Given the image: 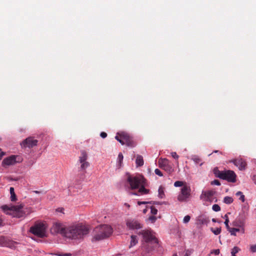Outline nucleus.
Masks as SVG:
<instances>
[{"mask_svg": "<svg viewBox=\"0 0 256 256\" xmlns=\"http://www.w3.org/2000/svg\"><path fill=\"white\" fill-rule=\"evenodd\" d=\"M252 180L256 184V175H254L252 177Z\"/></svg>", "mask_w": 256, "mask_h": 256, "instance_id": "09e8293b", "label": "nucleus"}, {"mask_svg": "<svg viewBox=\"0 0 256 256\" xmlns=\"http://www.w3.org/2000/svg\"><path fill=\"white\" fill-rule=\"evenodd\" d=\"M214 194L215 192L212 190L202 191L200 198L204 201H210Z\"/></svg>", "mask_w": 256, "mask_h": 256, "instance_id": "dca6fc26", "label": "nucleus"}, {"mask_svg": "<svg viewBox=\"0 0 256 256\" xmlns=\"http://www.w3.org/2000/svg\"><path fill=\"white\" fill-rule=\"evenodd\" d=\"M228 214H230V212H228V214H226L224 215V218H225V220H226V218H228Z\"/></svg>", "mask_w": 256, "mask_h": 256, "instance_id": "5fc2aeb1", "label": "nucleus"}, {"mask_svg": "<svg viewBox=\"0 0 256 256\" xmlns=\"http://www.w3.org/2000/svg\"><path fill=\"white\" fill-rule=\"evenodd\" d=\"M118 134V136H116V137H115V138L118 141L122 144L124 145V140L123 138H120V134Z\"/></svg>", "mask_w": 256, "mask_h": 256, "instance_id": "cd10ccee", "label": "nucleus"}, {"mask_svg": "<svg viewBox=\"0 0 256 256\" xmlns=\"http://www.w3.org/2000/svg\"><path fill=\"white\" fill-rule=\"evenodd\" d=\"M193 252L192 250H187L184 256H190Z\"/></svg>", "mask_w": 256, "mask_h": 256, "instance_id": "72a5a7b5", "label": "nucleus"}, {"mask_svg": "<svg viewBox=\"0 0 256 256\" xmlns=\"http://www.w3.org/2000/svg\"><path fill=\"white\" fill-rule=\"evenodd\" d=\"M240 249L238 246H234L232 250L231 254L232 256H236V254L240 251Z\"/></svg>", "mask_w": 256, "mask_h": 256, "instance_id": "4be33fe9", "label": "nucleus"}, {"mask_svg": "<svg viewBox=\"0 0 256 256\" xmlns=\"http://www.w3.org/2000/svg\"><path fill=\"white\" fill-rule=\"evenodd\" d=\"M212 184H214V185H216V186H220V181L218 180H214V181H212Z\"/></svg>", "mask_w": 256, "mask_h": 256, "instance_id": "f704fd0d", "label": "nucleus"}, {"mask_svg": "<svg viewBox=\"0 0 256 256\" xmlns=\"http://www.w3.org/2000/svg\"><path fill=\"white\" fill-rule=\"evenodd\" d=\"M5 155V152H2L0 153V160H1L4 156Z\"/></svg>", "mask_w": 256, "mask_h": 256, "instance_id": "8fccbe9b", "label": "nucleus"}, {"mask_svg": "<svg viewBox=\"0 0 256 256\" xmlns=\"http://www.w3.org/2000/svg\"><path fill=\"white\" fill-rule=\"evenodd\" d=\"M150 209L151 213L152 214H157L158 210L154 206H150Z\"/></svg>", "mask_w": 256, "mask_h": 256, "instance_id": "7c9ffc66", "label": "nucleus"}, {"mask_svg": "<svg viewBox=\"0 0 256 256\" xmlns=\"http://www.w3.org/2000/svg\"><path fill=\"white\" fill-rule=\"evenodd\" d=\"M184 186V182L182 181L178 180L174 183V186L176 187L183 186Z\"/></svg>", "mask_w": 256, "mask_h": 256, "instance_id": "a878e982", "label": "nucleus"}, {"mask_svg": "<svg viewBox=\"0 0 256 256\" xmlns=\"http://www.w3.org/2000/svg\"><path fill=\"white\" fill-rule=\"evenodd\" d=\"M34 192L36 194H40V192L38 191V190H34Z\"/></svg>", "mask_w": 256, "mask_h": 256, "instance_id": "bf43d9fd", "label": "nucleus"}, {"mask_svg": "<svg viewBox=\"0 0 256 256\" xmlns=\"http://www.w3.org/2000/svg\"><path fill=\"white\" fill-rule=\"evenodd\" d=\"M148 219H149V220H150V221H151V222H152V223H153V222H154L156 221V216H150V217H149V218H148Z\"/></svg>", "mask_w": 256, "mask_h": 256, "instance_id": "4c0bfd02", "label": "nucleus"}, {"mask_svg": "<svg viewBox=\"0 0 256 256\" xmlns=\"http://www.w3.org/2000/svg\"><path fill=\"white\" fill-rule=\"evenodd\" d=\"M232 224L234 226H240V224H239V223L238 222L237 220H235L234 222H232Z\"/></svg>", "mask_w": 256, "mask_h": 256, "instance_id": "c03bdc74", "label": "nucleus"}, {"mask_svg": "<svg viewBox=\"0 0 256 256\" xmlns=\"http://www.w3.org/2000/svg\"><path fill=\"white\" fill-rule=\"evenodd\" d=\"M164 170L166 172L170 173L172 172V168L168 160L166 158H161V169Z\"/></svg>", "mask_w": 256, "mask_h": 256, "instance_id": "f3484780", "label": "nucleus"}, {"mask_svg": "<svg viewBox=\"0 0 256 256\" xmlns=\"http://www.w3.org/2000/svg\"><path fill=\"white\" fill-rule=\"evenodd\" d=\"M137 242L138 240H136V236L132 235L131 236L130 246L136 245Z\"/></svg>", "mask_w": 256, "mask_h": 256, "instance_id": "412c9836", "label": "nucleus"}, {"mask_svg": "<svg viewBox=\"0 0 256 256\" xmlns=\"http://www.w3.org/2000/svg\"><path fill=\"white\" fill-rule=\"evenodd\" d=\"M56 255L58 256H71L72 254L70 253H66L64 254H56Z\"/></svg>", "mask_w": 256, "mask_h": 256, "instance_id": "a19ab883", "label": "nucleus"}, {"mask_svg": "<svg viewBox=\"0 0 256 256\" xmlns=\"http://www.w3.org/2000/svg\"><path fill=\"white\" fill-rule=\"evenodd\" d=\"M120 138H123L124 140V144H126L128 146L134 147L136 144L129 134L124 132H121L118 134Z\"/></svg>", "mask_w": 256, "mask_h": 256, "instance_id": "f8f14e48", "label": "nucleus"}, {"mask_svg": "<svg viewBox=\"0 0 256 256\" xmlns=\"http://www.w3.org/2000/svg\"><path fill=\"white\" fill-rule=\"evenodd\" d=\"M139 234L142 236L143 240L146 243L158 244V240L156 238L155 233L150 230H145L140 231Z\"/></svg>", "mask_w": 256, "mask_h": 256, "instance_id": "423d86ee", "label": "nucleus"}, {"mask_svg": "<svg viewBox=\"0 0 256 256\" xmlns=\"http://www.w3.org/2000/svg\"><path fill=\"white\" fill-rule=\"evenodd\" d=\"M136 163L137 166H141L144 165L143 157L140 155H137Z\"/></svg>", "mask_w": 256, "mask_h": 256, "instance_id": "a211bd4d", "label": "nucleus"}, {"mask_svg": "<svg viewBox=\"0 0 256 256\" xmlns=\"http://www.w3.org/2000/svg\"><path fill=\"white\" fill-rule=\"evenodd\" d=\"M212 232L216 235L219 234L221 232V228H217L216 229H214L213 228H211Z\"/></svg>", "mask_w": 256, "mask_h": 256, "instance_id": "b1692460", "label": "nucleus"}, {"mask_svg": "<svg viewBox=\"0 0 256 256\" xmlns=\"http://www.w3.org/2000/svg\"><path fill=\"white\" fill-rule=\"evenodd\" d=\"M160 194H161V198H163V196H164V192H163V190L162 189H161Z\"/></svg>", "mask_w": 256, "mask_h": 256, "instance_id": "864d4df0", "label": "nucleus"}, {"mask_svg": "<svg viewBox=\"0 0 256 256\" xmlns=\"http://www.w3.org/2000/svg\"><path fill=\"white\" fill-rule=\"evenodd\" d=\"M212 209L215 212H218L220 210V207L217 204L212 206Z\"/></svg>", "mask_w": 256, "mask_h": 256, "instance_id": "bb28decb", "label": "nucleus"}, {"mask_svg": "<svg viewBox=\"0 0 256 256\" xmlns=\"http://www.w3.org/2000/svg\"><path fill=\"white\" fill-rule=\"evenodd\" d=\"M67 227L60 222H56L54 223L50 228V232L53 234H60L66 237Z\"/></svg>", "mask_w": 256, "mask_h": 256, "instance_id": "1a4fd4ad", "label": "nucleus"}, {"mask_svg": "<svg viewBox=\"0 0 256 256\" xmlns=\"http://www.w3.org/2000/svg\"><path fill=\"white\" fill-rule=\"evenodd\" d=\"M236 196H240V198H239V200H240L242 202H244V200H245V196H244L242 192H240V191H238V192L236 194Z\"/></svg>", "mask_w": 256, "mask_h": 256, "instance_id": "5701e85b", "label": "nucleus"}, {"mask_svg": "<svg viewBox=\"0 0 256 256\" xmlns=\"http://www.w3.org/2000/svg\"><path fill=\"white\" fill-rule=\"evenodd\" d=\"M228 222H229L228 218H226V220H225V222H224V224L226 225V226L228 230L230 233L231 234H233L232 232H233L234 230H236V228H230L228 225Z\"/></svg>", "mask_w": 256, "mask_h": 256, "instance_id": "6ab92c4d", "label": "nucleus"}, {"mask_svg": "<svg viewBox=\"0 0 256 256\" xmlns=\"http://www.w3.org/2000/svg\"><path fill=\"white\" fill-rule=\"evenodd\" d=\"M162 175H163V174H162V173L161 172V174H160L161 176H162Z\"/></svg>", "mask_w": 256, "mask_h": 256, "instance_id": "69168bd1", "label": "nucleus"}, {"mask_svg": "<svg viewBox=\"0 0 256 256\" xmlns=\"http://www.w3.org/2000/svg\"><path fill=\"white\" fill-rule=\"evenodd\" d=\"M10 200L12 202H14L16 200V196L15 193L10 194Z\"/></svg>", "mask_w": 256, "mask_h": 256, "instance_id": "473e14b6", "label": "nucleus"}, {"mask_svg": "<svg viewBox=\"0 0 256 256\" xmlns=\"http://www.w3.org/2000/svg\"><path fill=\"white\" fill-rule=\"evenodd\" d=\"M87 160L88 154L84 150H82L78 162L80 164V170L84 172H86V170L90 166V163Z\"/></svg>", "mask_w": 256, "mask_h": 256, "instance_id": "9d476101", "label": "nucleus"}, {"mask_svg": "<svg viewBox=\"0 0 256 256\" xmlns=\"http://www.w3.org/2000/svg\"><path fill=\"white\" fill-rule=\"evenodd\" d=\"M212 221L213 222H216V219H215V218H212Z\"/></svg>", "mask_w": 256, "mask_h": 256, "instance_id": "e2e57ef3", "label": "nucleus"}, {"mask_svg": "<svg viewBox=\"0 0 256 256\" xmlns=\"http://www.w3.org/2000/svg\"><path fill=\"white\" fill-rule=\"evenodd\" d=\"M212 254H214L215 255H218L220 254L219 249L214 250L211 252Z\"/></svg>", "mask_w": 256, "mask_h": 256, "instance_id": "58836bf2", "label": "nucleus"}, {"mask_svg": "<svg viewBox=\"0 0 256 256\" xmlns=\"http://www.w3.org/2000/svg\"><path fill=\"white\" fill-rule=\"evenodd\" d=\"M193 160L196 164L199 163L200 162V160H201L200 159V158H194Z\"/></svg>", "mask_w": 256, "mask_h": 256, "instance_id": "79ce46f5", "label": "nucleus"}, {"mask_svg": "<svg viewBox=\"0 0 256 256\" xmlns=\"http://www.w3.org/2000/svg\"><path fill=\"white\" fill-rule=\"evenodd\" d=\"M127 182L132 190L139 188L136 193L130 192L131 194L140 196L149 193L150 190L144 187L147 185L146 179L142 175L132 176L127 174Z\"/></svg>", "mask_w": 256, "mask_h": 256, "instance_id": "f257e3e1", "label": "nucleus"}, {"mask_svg": "<svg viewBox=\"0 0 256 256\" xmlns=\"http://www.w3.org/2000/svg\"><path fill=\"white\" fill-rule=\"evenodd\" d=\"M230 162H232L240 170H244L246 168V162L242 158L234 159L230 160Z\"/></svg>", "mask_w": 256, "mask_h": 256, "instance_id": "4468645a", "label": "nucleus"}, {"mask_svg": "<svg viewBox=\"0 0 256 256\" xmlns=\"http://www.w3.org/2000/svg\"><path fill=\"white\" fill-rule=\"evenodd\" d=\"M233 198L230 196H225L224 198V202L226 204H230L233 202Z\"/></svg>", "mask_w": 256, "mask_h": 256, "instance_id": "aec40b11", "label": "nucleus"}, {"mask_svg": "<svg viewBox=\"0 0 256 256\" xmlns=\"http://www.w3.org/2000/svg\"><path fill=\"white\" fill-rule=\"evenodd\" d=\"M125 205H126V206H128V208H129V207L130 206V205H129L128 204H126V203L125 204Z\"/></svg>", "mask_w": 256, "mask_h": 256, "instance_id": "680f3d73", "label": "nucleus"}, {"mask_svg": "<svg viewBox=\"0 0 256 256\" xmlns=\"http://www.w3.org/2000/svg\"><path fill=\"white\" fill-rule=\"evenodd\" d=\"M30 232L39 238L46 236V227L43 223H38L34 224L30 228Z\"/></svg>", "mask_w": 256, "mask_h": 256, "instance_id": "0eeeda50", "label": "nucleus"}, {"mask_svg": "<svg viewBox=\"0 0 256 256\" xmlns=\"http://www.w3.org/2000/svg\"><path fill=\"white\" fill-rule=\"evenodd\" d=\"M89 232L88 228L82 223L74 224L67 227L66 238L72 240H82Z\"/></svg>", "mask_w": 256, "mask_h": 256, "instance_id": "f03ea898", "label": "nucleus"}, {"mask_svg": "<svg viewBox=\"0 0 256 256\" xmlns=\"http://www.w3.org/2000/svg\"><path fill=\"white\" fill-rule=\"evenodd\" d=\"M118 134V136H116V137H115V138L118 141L122 144L124 145V140L123 138H120V134Z\"/></svg>", "mask_w": 256, "mask_h": 256, "instance_id": "c85d7f7f", "label": "nucleus"}, {"mask_svg": "<svg viewBox=\"0 0 256 256\" xmlns=\"http://www.w3.org/2000/svg\"><path fill=\"white\" fill-rule=\"evenodd\" d=\"M155 173L156 174L160 176V170L158 168H156L155 170Z\"/></svg>", "mask_w": 256, "mask_h": 256, "instance_id": "a18cd8bd", "label": "nucleus"}, {"mask_svg": "<svg viewBox=\"0 0 256 256\" xmlns=\"http://www.w3.org/2000/svg\"><path fill=\"white\" fill-rule=\"evenodd\" d=\"M214 153L220 152V154H222V152H220L218 150H214V151L212 152V153H214Z\"/></svg>", "mask_w": 256, "mask_h": 256, "instance_id": "13d9d810", "label": "nucleus"}, {"mask_svg": "<svg viewBox=\"0 0 256 256\" xmlns=\"http://www.w3.org/2000/svg\"><path fill=\"white\" fill-rule=\"evenodd\" d=\"M250 250L252 252H256V244L251 246L250 247Z\"/></svg>", "mask_w": 256, "mask_h": 256, "instance_id": "c9c22d12", "label": "nucleus"}, {"mask_svg": "<svg viewBox=\"0 0 256 256\" xmlns=\"http://www.w3.org/2000/svg\"><path fill=\"white\" fill-rule=\"evenodd\" d=\"M123 158H124V156H123L122 154V153H120L118 154V162L120 164H121V163L122 162Z\"/></svg>", "mask_w": 256, "mask_h": 256, "instance_id": "c756f323", "label": "nucleus"}, {"mask_svg": "<svg viewBox=\"0 0 256 256\" xmlns=\"http://www.w3.org/2000/svg\"><path fill=\"white\" fill-rule=\"evenodd\" d=\"M1 150H2V149L0 148V152H1Z\"/></svg>", "mask_w": 256, "mask_h": 256, "instance_id": "338daca9", "label": "nucleus"}, {"mask_svg": "<svg viewBox=\"0 0 256 256\" xmlns=\"http://www.w3.org/2000/svg\"><path fill=\"white\" fill-rule=\"evenodd\" d=\"M158 194H160V187H159V188L158 189Z\"/></svg>", "mask_w": 256, "mask_h": 256, "instance_id": "052dcab7", "label": "nucleus"}, {"mask_svg": "<svg viewBox=\"0 0 256 256\" xmlns=\"http://www.w3.org/2000/svg\"><path fill=\"white\" fill-rule=\"evenodd\" d=\"M172 256H178L177 254H173Z\"/></svg>", "mask_w": 256, "mask_h": 256, "instance_id": "0e129e2a", "label": "nucleus"}, {"mask_svg": "<svg viewBox=\"0 0 256 256\" xmlns=\"http://www.w3.org/2000/svg\"><path fill=\"white\" fill-rule=\"evenodd\" d=\"M148 202H140L139 201V202H138V205H140L142 204H148Z\"/></svg>", "mask_w": 256, "mask_h": 256, "instance_id": "de8ad7c7", "label": "nucleus"}, {"mask_svg": "<svg viewBox=\"0 0 256 256\" xmlns=\"http://www.w3.org/2000/svg\"><path fill=\"white\" fill-rule=\"evenodd\" d=\"M200 220L202 224H207L210 222L209 219L206 217L202 218Z\"/></svg>", "mask_w": 256, "mask_h": 256, "instance_id": "393cba45", "label": "nucleus"}, {"mask_svg": "<svg viewBox=\"0 0 256 256\" xmlns=\"http://www.w3.org/2000/svg\"><path fill=\"white\" fill-rule=\"evenodd\" d=\"M216 176L220 179L226 180L228 182H236V175L232 170H224L220 171L218 170H214Z\"/></svg>", "mask_w": 256, "mask_h": 256, "instance_id": "39448f33", "label": "nucleus"}, {"mask_svg": "<svg viewBox=\"0 0 256 256\" xmlns=\"http://www.w3.org/2000/svg\"><path fill=\"white\" fill-rule=\"evenodd\" d=\"M10 194H12L14 193V188L10 187Z\"/></svg>", "mask_w": 256, "mask_h": 256, "instance_id": "49530a36", "label": "nucleus"}, {"mask_svg": "<svg viewBox=\"0 0 256 256\" xmlns=\"http://www.w3.org/2000/svg\"><path fill=\"white\" fill-rule=\"evenodd\" d=\"M100 136L102 138H105L107 136V134L106 132H102L100 133Z\"/></svg>", "mask_w": 256, "mask_h": 256, "instance_id": "37998d69", "label": "nucleus"}, {"mask_svg": "<svg viewBox=\"0 0 256 256\" xmlns=\"http://www.w3.org/2000/svg\"><path fill=\"white\" fill-rule=\"evenodd\" d=\"M126 224L127 226L131 230L139 229L142 228L140 224L134 220H128Z\"/></svg>", "mask_w": 256, "mask_h": 256, "instance_id": "2eb2a0df", "label": "nucleus"}, {"mask_svg": "<svg viewBox=\"0 0 256 256\" xmlns=\"http://www.w3.org/2000/svg\"><path fill=\"white\" fill-rule=\"evenodd\" d=\"M157 162L159 166H160V158L157 160Z\"/></svg>", "mask_w": 256, "mask_h": 256, "instance_id": "4d7b16f0", "label": "nucleus"}, {"mask_svg": "<svg viewBox=\"0 0 256 256\" xmlns=\"http://www.w3.org/2000/svg\"><path fill=\"white\" fill-rule=\"evenodd\" d=\"M3 239H4V238H2V237L0 238V245L2 244V241Z\"/></svg>", "mask_w": 256, "mask_h": 256, "instance_id": "6e6d98bb", "label": "nucleus"}, {"mask_svg": "<svg viewBox=\"0 0 256 256\" xmlns=\"http://www.w3.org/2000/svg\"><path fill=\"white\" fill-rule=\"evenodd\" d=\"M191 198V188L190 186L186 184L181 188L177 199L180 202H187Z\"/></svg>", "mask_w": 256, "mask_h": 256, "instance_id": "6e6552de", "label": "nucleus"}, {"mask_svg": "<svg viewBox=\"0 0 256 256\" xmlns=\"http://www.w3.org/2000/svg\"><path fill=\"white\" fill-rule=\"evenodd\" d=\"M236 228V230H234V231L232 232L233 234H232L233 236H236V232H242V234H244V228H242V229H241V230H240V228Z\"/></svg>", "mask_w": 256, "mask_h": 256, "instance_id": "e433bc0d", "label": "nucleus"}, {"mask_svg": "<svg viewBox=\"0 0 256 256\" xmlns=\"http://www.w3.org/2000/svg\"><path fill=\"white\" fill-rule=\"evenodd\" d=\"M3 226V220L2 218H0V226Z\"/></svg>", "mask_w": 256, "mask_h": 256, "instance_id": "603ef678", "label": "nucleus"}, {"mask_svg": "<svg viewBox=\"0 0 256 256\" xmlns=\"http://www.w3.org/2000/svg\"><path fill=\"white\" fill-rule=\"evenodd\" d=\"M190 219V216L188 215L185 216L183 220V222L184 223H188Z\"/></svg>", "mask_w": 256, "mask_h": 256, "instance_id": "2f4dec72", "label": "nucleus"}, {"mask_svg": "<svg viewBox=\"0 0 256 256\" xmlns=\"http://www.w3.org/2000/svg\"><path fill=\"white\" fill-rule=\"evenodd\" d=\"M23 208L24 206L22 204L17 206L11 205L10 206L4 205L1 207L2 210L6 214H11L10 212H9V211L12 212L14 216L18 218L24 217L30 212L28 208L23 209Z\"/></svg>", "mask_w": 256, "mask_h": 256, "instance_id": "7ed1b4c3", "label": "nucleus"}, {"mask_svg": "<svg viewBox=\"0 0 256 256\" xmlns=\"http://www.w3.org/2000/svg\"><path fill=\"white\" fill-rule=\"evenodd\" d=\"M20 160H19V157L18 156L12 155L8 157L5 158L2 162V165L3 166L5 167L6 166L14 165L16 162H20Z\"/></svg>", "mask_w": 256, "mask_h": 256, "instance_id": "9b49d317", "label": "nucleus"}, {"mask_svg": "<svg viewBox=\"0 0 256 256\" xmlns=\"http://www.w3.org/2000/svg\"><path fill=\"white\" fill-rule=\"evenodd\" d=\"M112 233V228L107 224H104L96 227L94 230L93 240H102L109 237Z\"/></svg>", "mask_w": 256, "mask_h": 256, "instance_id": "20e7f679", "label": "nucleus"}, {"mask_svg": "<svg viewBox=\"0 0 256 256\" xmlns=\"http://www.w3.org/2000/svg\"><path fill=\"white\" fill-rule=\"evenodd\" d=\"M148 208H150V207L148 206H146V208L143 210V212L144 214H146V212L148 211Z\"/></svg>", "mask_w": 256, "mask_h": 256, "instance_id": "3c124183", "label": "nucleus"}, {"mask_svg": "<svg viewBox=\"0 0 256 256\" xmlns=\"http://www.w3.org/2000/svg\"><path fill=\"white\" fill-rule=\"evenodd\" d=\"M172 156L175 159H178L179 157L176 152H172Z\"/></svg>", "mask_w": 256, "mask_h": 256, "instance_id": "ea45409f", "label": "nucleus"}, {"mask_svg": "<svg viewBox=\"0 0 256 256\" xmlns=\"http://www.w3.org/2000/svg\"><path fill=\"white\" fill-rule=\"evenodd\" d=\"M38 141L32 137H28L24 140L22 143V146L24 148H32L37 145Z\"/></svg>", "mask_w": 256, "mask_h": 256, "instance_id": "ddd939ff", "label": "nucleus"}]
</instances>
